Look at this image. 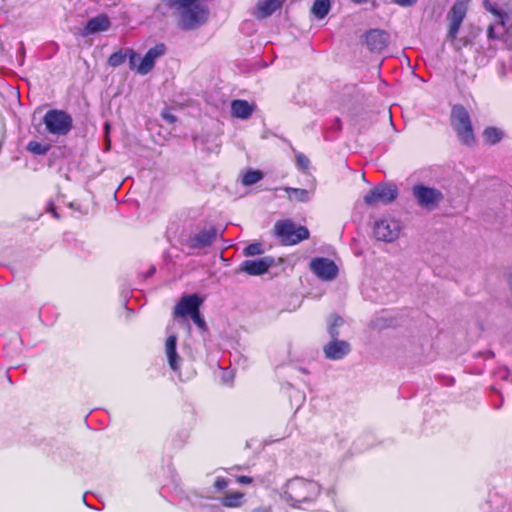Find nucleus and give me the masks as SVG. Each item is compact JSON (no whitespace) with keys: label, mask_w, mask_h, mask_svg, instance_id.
<instances>
[{"label":"nucleus","mask_w":512,"mask_h":512,"mask_svg":"<svg viewBox=\"0 0 512 512\" xmlns=\"http://www.w3.org/2000/svg\"><path fill=\"white\" fill-rule=\"evenodd\" d=\"M284 190L290 201L307 202L309 200V191L306 189L285 187Z\"/></svg>","instance_id":"nucleus-23"},{"label":"nucleus","mask_w":512,"mask_h":512,"mask_svg":"<svg viewBox=\"0 0 512 512\" xmlns=\"http://www.w3.org/2000/svg\"><path fill=\"white\" fill-rule=\"evenodd\" d=\"M309 266L313 274H315L319 279L323 281H331L338 275L337 265L334 263V261L328 258H314L311 260Z\"/></svg>","instance_id":"nucleus-11"},{"label":"nucleus","mask_w":512,"mask_h":512,"mask_svg":"<svg viewBox=\"0 0 512 512\" xmlns=\"http://www.w3.org/2000/svg\"><path fill=\"white\" fill-rule=\"evenodd\" d=\"M43 123L48 133L57 136L67 135L73 128V119L64 110L51 109L43 117Z\"/></svg>","instance_id":"nucleus-5"},{"label":"nucleus","mask_w":512,"mask_h":512,"mask_svg":"<svg viewBox=\"0 0 512 512\" xmlns=\"http://www.w3.org/2000/svg\"><path fill=\"white\" fill-rule=\"evenodd\" d=\"M397 196L398 188L395 184L377 185L364 196V202L367 206H374L379 202L389 204L393 202Z\"/></svg>","instance_id":"nucleus-9"},{"label":"nucleus","mask_w":512,"mask_h":512,"mask_svg":"<svg viewBox=\"0 0 512 512\" xmlns=\"http://www.w3.org/2000/svg\"><path fill=\"white\" fill-rule=\"evenodd\" d=\"M487 37L488 39L495 40L498 39V36L495 34V29L493 25H489L487 28Z\"/></svg>","instance_id":"nucleus-37"},{"label":"nucleus","mask_w":512,"mask_h":512,"mask_svg":"<svg viewBox=\"0 0 512 512\" xmlns=\"http://www.w3.org/2000/svg\"><path fill=\"white\" fill-rule=\"evenodd\" d=\"M484 8L494 16H502V11L499 10L496 4L492 3L490 0L483 1Z\"/></svg>","instance_id":"nucleus-32"},{"label":"nucleus","mask_w":512,"mask_h":512,"mask_svg":"<svg viewBox=\"0 0 512 512\" xmlns=\"http://www.w3.org/2000/svg\"><path fill=\"white\" fill-rule=\"evenodd\" d=\"M330 10V1L329 0H315L313 6L311 8L312 14L317 19L324 18Z\"/></svg>","instance_id":"nucleus-24"},{"label":"nucleus","mask_w":512,"mask_h":512,"mask_svg":"<svg viewBox=\"0 0 512 512\" xmlns=\"http://www.w3.org/2000/svg\"><path fill=\"white\" fill-rule=\"evenodd\" d=\"M262 253L263 249L261 243H251L243 250V255L246 257L260 255Z\"/></svg>","instance_id":"nucleus-27"},{"label":"nucleus","mask_w":512,"mask_h":512,"mask_svg":"<svg viewBox=\"0 0 512 512\" xmlns=\"http://www.w3.org/2000/svg\"><path fill=\"white\" fill-rule=\"evenodd\" d=\"M263 178V173L260 170H248L242 178V184L245 186L253 185Z\"/></svg>","instance_id":"nucleus-26"},{"label":"nucleus","mask_w":512,"mask_h":512,"mask_svg":"<svg viewBox=\"0 0 512 512\" xmlns=\"http://www.w3.org/2000/svg\"><path fill=\"white\" fill-rule=\"evenodd\" d=\"M274 234L283 246H293L310 237L309 230L292 220H279L274 225Z\"/></svg>","instance_id":"nucleus-4"},{"label":"nucleus","mask_w":512,"mask_h":512,"mask_svg":"<svg viewBox=\"0 0 512 512\" xmlns=\"http://www.w3.org/2000/svg\"><path fill=\"white\" fill-rule=\"evenodd\" d=\"M208 10L205 6L195 4L193 7L184 10L181 15V28L193 30L207 21Z\"/></svg>","instance_id":"nucleus-10"},{"label":"nucleus","mask_w":512,"mask_h":512,"mask_svg":"<svg viewBox=\"0 0 512 512\" xmlns=\"http://www.w3.org/2000/svg\"><path fill=\"white\" fill-rule=\"evenodd\" d=\"M281 6L282 2L279 0H259L254 15L258 19H264L271 16Z\"/></svg>","instance_id":"nucleus-19"},{"label":"nucleus","mask_w":512,"mask_h":512,"mask_svg":"<svg viewBox=\"0 0 512 512\" xmlns=\"http://www.w3.org/2000/svg\"><path fill=\"white\" fill-rule=\"evenodd\" d=\"M245 502V494L240 491L227 492L220 498V503L225 508H239Z\"/></svg>","instance_id":"nucleus-21"},{"label":"nucleus","mask_w":512,"mask_h":512,"mask_svg":"<svg viewBox=\"0 0 512 512\" xmlns=\"http://www.w3.org/2000/svg\"><path fill=\"white\" fill-rule=\"evenodd\" d=\"M161 116H162V118H163L166 122H168V123H170V124H173V123H175V122L177 121L176 116H175L174 114H172L171 110H170V109H168V108H166V109H164V110L162 111Z\"/></svg>","instance_id":"nucleus-34"},{"label":"nucleus","mask_w":512,"mask_h":512,"mask_svg":"<svg viewBox=\"0 0 512 512\" xmlns=\"http://www.w3.org/2000/svg\"><path fill=\"white\" fill-rule=\"evenodd\" d=\"M273 264L274 259L270 256H266L241 262L239 270L250 276H259L265 274Z\"/></svg>","instance_id":"nucleus-14"},{"label":"nucleus","mask_w":512,"mask_h":512,"mask_svg":"<svg viewBox=\"0 0 512 512\" xmlns=\"http://www.w3.org/2000/svg\"><path fill=\"white\" fill-rule=\"evenodd\" d=\"M354 3L356 4H361V3H364L366 2L367 0H352Z\"/></svg>","instance_id":"nucleus-40"},{"label":"nucleus","mask_w":512,"mask_h":512,"mask_svg":"<svg viewBox=\"0 0 512 512\" xmlns=\"http://www.w3.org/2000/svg\"><path fill=\"white\" fill-rule=\"evenodd\" d=\"M255 110V106L248 101L236 99L231 102V115L238 119H248Z\"/></svg>","instance_id":"nucleus-18"},{"label":"nucleus","mask_w":512,"mask_h":512,"mask_svg":"<svg viewBox=\"0 0 512 512\" xmlns=\"http://www.w3.org/2000/svg\"><path fill=\"white\" fill-rule=\"evenodd\" d=\"M52 213H53L54 217L58 218V214L54 210H52Z\"/></svg>","instance_id":"nucleus-41"},{"label":"nucleus","mask_w":512,"mask_h":512,"mask_svg":"<svg viewBox=\"0 0 512 512\" xmlns=\"http://www.w3.org/2000/svg\"><path fill=\"white\" fill-rule=\"evenodd\" d=\"M236 482L239 483V484H244V485H249L253 482V478L250 477V476H245V475H241V476H236Z\"/></svg>","instance_id":"nucleus-36"},{"label":"nucleus","mask_w":512,"mask_h":512,"mask_svg":"<svg viewBox=\"0 0 512 512\" xmlns=\"http://www.w3.org/2000/svg\"><path fill=\"white\" fill-rule=\"evenodd\" d=\"M418 0H393V2L401 7H411L417 3Z\"/></svg>","instance_id":"nucleus-35"},{"label":"nucleus","mask_w":512,"mask_h":512,"mask_svg":"<svg viewBox=\"0 0 512 512\" xmlns=\"http://www.w3.org/2000/svg\"><path fill=\"white\" fill-rule=\"evenodd\" d=\"M342 323L343 319L340 316L335 315L333 318V323L329 327V333L333 338H335L338 335L337 327L340 326Z\"/></svg>","instance_id":"nucleus-31"},{"label":"nucleus","mask_w":512,"mask_h":512,"mask_svg":"<svg viewBox=\"0 0 512 512\" xmlns=\"http://www.w3.org/2000/svg\"><path fill=\"white\" fill-rule=\"evenodd\" d=\"M450 125L461 144L467 147H473L476 144L471 116L463 105L456 104L452 106Z\"/></svg>","instance_id":"nucleus-1"},{"label":"nucleus","mask_w":512,"mask_h":512,"mask_svg":"<svg viewBox=\"0 0 512 512\" xmlns=\"http://www.w3.org/2000/svg\"><path fill=\"white\" fill-rule=\"evenodd\" d=\"M498 19H499V24L504 26L505 25V18H506V13H504L502 11V16H496Z\"/></svg>","instance_id":"nucleus-38"},{"label":"nucleus","mask_w":512,"mask_h":512,"mask_svg":"<svg viewBox=\"0 0 512 512\" xmlns=\"http://www.w3.org/2000/svg\"><path fill=\"white\" fill-rule=\"evenodd\" d=\"M217 238V228L211 226L208 229H204L199 233L190 236L185 244L191 250H199L211 246Z\"/></svg>","instance_id":"nucleus-12"},{"label":"nucleus","mask_w":512,"mask_h":512,"mask_svg":"<svg viewBox=\"0 0 512 512\" xmlns=\"http://www.w3.org/2000/svg\"><path fill=\"white\" fill-rule=\"evenodd\" d=\"M503 137V133L496 127H486L483 131L484 142L488 145H495L500 142Z\"/></svg>","instance_id":"nucleus-22"},{"label":"nucleus","mask_w":512,"mask_h":512,"mask_svg":"<svg viewBox=\"0 0 512 512\" xmlns=\"http://www.w3.org/2000/svg\"><path fill=\"white\" fill-rule=\"evenodd\" d=\"M412 195L417 204L428 211L437 208L444 199V195L440 190L421 183L415 184L412 187Z\"/></svg>","instance_id":"nucleus-6"},{"label":"nucleus","mask_w":512,"mask_h":512,"mask_svg":"<svg viewBox=\"0 0 512 512\" xmlns=\"http://www.w3.org/2000/svg\"><path fill=\"white\" fill-rule=\"evenodd\" d=\"M468 12V1L456 0L447 13L448 30L446 39L454 42Z\"/></svg>","instance_id":"nucleus-8"},{"label":"nucleus","mask_w":512,"mask_h":512,"mask_svg":"<svg viewBox=\"0 0 512 512\" xmlns=\"http://www.w3.org/2000/svg\"><path fill=\"white\" fill-rule=\"evenodd\" d=\"M286 493L291 501L302 504L316 500L321 493V486L313 480L295 478L289 481Z\"/></svg>","instance_id":"nucleus-3"},{"label":"nucleus","mask_w":512,"mask_h":512,"mask_svg":"<svg viewBox=\"0 0 512 512\" xmlns=\"http://www.w3.org/2000/svg\"><path fill=\"white\" fill-rule=\"evenodd\" d=\"M326 495L328 498H330L331 502L337 509L341 507V502L337 494V487L335 485H332L326 490Z\"/></svg>","instance_id":"nucleus-29"},{"label":"nucleus","mask_w":512,"mask_h":512,"mask_svg":"<svg viewBox=\"0 0 512 512\" xmlns=\"http://www.w3.org/2000/svg\"><path fill=\"white\" fill-rule=\"evenodd\" d=\"M51 146L49 144H42L38 141H29L26 145V150L34 155H45Z\"/></svg>","instance_id":"nucleus-25"},{"label":"nucleus","mask_w":512,"mask_h":512,"mask_svg":"<svg viewBox=\"0 0 512 512\" xmlns=\"http://www.w3.org/2000/svg\"><path fill=\"white\" fill-rule=\"evenodd\" d=\"M165 45L158 44L153 48H150L143 58H140L138 54L134 51H130L129 55V64L131 69H136V71L141 75H146L149 73L155 64V60L165 53Z\"/></svg>","instance_id":"nucleus-7"},{"label":"nucleus","mask_w":512,"mask_h":512,"mask_svg":"<svg viewBox=\"0 0 512 512\" xmlns=\"http://www.w3.org/2000/svg\"><path fill=\"white\" fill-rule=\"evenodd\" d=\"M399 231V224L394 220H380L374 225V236L380 241H394L398 237Z\"/></svg>","instance_id":"nucleus-13"},{"label":"nucleus","mask_w":512,"mask_h":512,"mask_svg":"<svg viewBox=\"0 0 512 512\" xmlns=\"http://www.w3.org/2000/svg\"><path fill=\"white\" fill-rule=\"evenodd\" d=\"M229 485V481L224 478V477H218L216 478L215 482H214V488L218 491H222L224 489H226Z\"/></svg>","instance_id":"nucleus-33"},{"label":"nucleus","mask_w":512,"mask_h":512,"mask_svg":"<svg viewBox=\"0 0 512 512\" xmlns=\"http://www.w3.org/2000/svg\"><path fill=\"white\" fill-rule=\"evenodd\" d=\"M203 304V298L198 294H189L182 296L173 309L175 319H192L195 325L201 331L207 330L206 322L201 314L200 308Z\"/></svg>","instance_id":"nucleus-2"},{"label":"nucleus","mask_w":512,"mask_h":512,"mask_svg":"<svg viewBox=\"0 0 512 512\" xmlns=\"http://www.w3.org/2000/svg\"><path fill=\"white\" fill-rule=\"evenodd\" d=\"M126 60V55L122 53L121 51L114 52L110 55L108 59V63L112 67H117L121 64H123Z\"/></svg>","instance_id":"nucleus-28"},{"label":"nucleus","mask_w":512,"mask_h":512,"mask_svg":"<svg viewBox=\"0 0 512 512\" xmlns=\"http://www.w3.org/2000/svg\"><path fill=\"white\" fill-rule=\"evenodd\" d=\"M296 164H297V167L302 170V171H306L308 170L309 166H310V160L308 159V157L302 153H298L296 155Z\"/></svg>","instance_id":"nucleus-30"},{"label":"nucleus","mask_w":512,"mask_h":512,"mask_svg":"<svg viewBox=\"0 0 512 512\" xmlns=\"http://www.w3.org/2000/svg\"><path fill=\"white\" fill-rule=\"evenodd\" d=\"M176 347H177V337L175 335H170L166 339L165 351H166V355L168 358L169 366L173 371H177L179 369V363H178L179 357L177 354Z\"/></svg>","instance_id":"nucleus-20"},{"label":"nucleus","mask_w":512,"mask_h":512,"mask_svg":"<svg viewBox=\"0 0 512 512\" xmlns=\"http://www.w3.org/2000/svg\"><path fill=\"white\" fill-rule=\"evenodd\" d=\"M389 33L381 29H371L365 34V43L372 52H380L389 44Z\"/></svg>","instance_id":"nucleus-15"},{"label":"nucleus","mask_w":512,"mask_h":512,"mask_svg":"<svg viewBox=\"0 0 512 512\" xmlns=\"http://www.w3.org/2000/svg\"><path fill=\"white\" fill-rule=\"evenodd\" d=\"M350 352V345L346 341L333 340L324 347L328 359L339 360Z\"/></svg>","instance_id":"nucleus-16"},{"label":"nucleus","mask_w":512,"mask_h":512,"mask_svg":"<svg viewBox=\"0 0 512 512\" xmlns=\"http://www.w3.org/2000/svg\"><path fill=\"white\" fill-rule=\"evenodd\" d=\"M250 512H268V510L265 508L259 507V508H255V509L251 510Z\"/></svg>","instance_id":"nucleus-39"},{"label":"nucleus","mask_w":512,"mask_h":512,"mask_svg":"<svg viewBox=\"0 0 512 512\" xmlns=\"http://www.w3.org/2000/svg\"><path fill=\"white\" fill-rule=\"evenodd\" d=\"M105 129L108 130L109 129V125L106 123L105 124Z\"/></svg>","instance_id":"nucleus-42"},{"label":"nucleus","mask_w":512,"mask_h":512,"mask_svg":"<svg viewBox=\"0 0 512 512\" xmlns=\"http://www.w3.org/2000/svg\"><path fill=\"white\" fill-rule=\"evenodd\" d=\"M111 26L109 17L106 14H99L86 23L84 35L95 34L107 31Z\"/></svg>","instance_id":"nucleus-17"}]
</instances>
